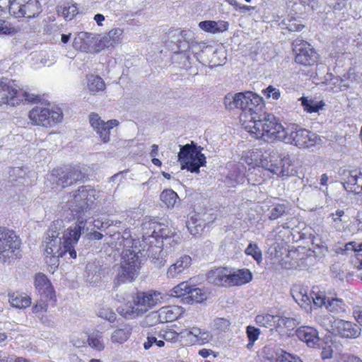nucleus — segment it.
Here are the masks:
<instances>
[{"mask_svg":"<svg viewBox=\"0 0 362 362\" xmlns=\"http://www.w3.org/2000/svg\"><path fill=\"white\" fill-rule=\"evenodd\" d=\"M94 36L91 33L81 32L73 41V46L75 49H86L89 46Z\"/></svg>","mask_w":362,"mask_h":362,"instance_id":"36","label":"nucleus"},{"mask_svg":"<svg viewBox=\"0 0 362 362\" xmlns=\"http://www.w3.org/2000/svg\"><path fill=\"white\" fill-rule=\"evenodd\" d=\"M201 339H200V344H205L207 343H209L213 338L212 334L210 333V332L204 329H202L201 331Z\"/></svg>","mask_w":362,"mask_h":362,"instance_id":"63","label":"nucleus"},{"mask_svg":"<svg viewBox=\"0 0 362 362\" xmlns=\"http://www.w3.org/2000/svg\"><path fill=\"white\" fill-rule=\"evenodd\" d=\"M264 93L267 98H271L274 100H278L281 95L279 90L273 87L272 86H269L264 90Z\"/></svg>","mask_w":362,"mask_h":362,"instance_id":"61","label":"nucleus"},{"mask_svg":"<svg viewBox=\"0 0 362 362\" xmlns=\"http://www.w3.org/2000/svg\"><path fill=\"white\" fill-rule=\"evenodd\" d=\"M190 287L187 282H182L172 289L170 296L174 297L188 296Z\"/></svg>","mask_w":362,"mask_h":362,"instance_id":"51","label":"nucleus"},{"mask_svg":"<svg viewBox=\"0 0 362 362\" xmlns=\"http://www.w3.org/2000/svg\"><path fill=\"white\" fill-rule=\"evenodd\" d=\"M246 334L249 340V343L247 344V348L250 349L254 346L255 342L258 339L260 331L258 328L254 326L248 325L246 327Z\"/></svg>","mask_w":362,"mask_h":362,"instance_id":"48","label":"nucleus"},{"mask_svg":"<svg viewBox=\"0 0 362 362\" xmlns=\"http://www.w3.org/2000/svg\"><path fill=\"white\" fill-rule=\"evenodd\" d=\"M162 202L168 208L173 209L180 201L179 197L176 192L172 189H166L161 192L160 195Z\"/></svg>","mask_w":362,"mask_h":362,"instance_id":"39","label":"nucleus"},{"mask_svg":"<svg viewBox=\"0 0 362 362\" xmlns=\"http://www.w3.org/2000/svg\"><path fill=\"white\" fill-rule=\"evenodd\" d=\"M297 338L310 348H317L320 344L318 331L311 326H301L296 330Z\"/></svg>","mask_w":362,"mask_h":362,"instance_id":"17","label":"nucleus"},{"mask_svg":"<svg viewBox=\"0 0 362 362\" xmlns=\"http://www.w3.org/2000/svg\"><path fill=\"white\" fill-rule=\"evenodd\" d=\"M77 13V9L75 6H69L64 8L63 10V15L64 18L69 20H71L72 18Z\"/></svg>","mask_w":362,"mask_h":362,"instance_id":"62","label":"nucleus"},{"mask_svg":"<svg viewBox=\"0 0 362 362\" xmlns=\"http://www.w3.org/2000/svg\"><path fill=\"white\" fill-rule=\"evenodd\" d=\"M271 362H303L298 357L291 355L281 349L278 350L275 355L267 356Z\"/></svg>","mask_w":362,"mask_h":362,"instance_id":"38","label":"nucleus"},{"mask_svg":"<svg viewBox=\"0 0 362 362\" xmlns=\"http://www.w3.org/2000/svg\"><path fill=\"white\" fill-rule=\"evenodd\" d=\"M86 87L91 95H97L105 89L104 80L99 76L90 74L86 76Z\"/></svg>","mask_w":362,"mask_h":362,"instance_id":"30","label":"nucleus"},{"mask_svg":"<svg viewBox=\"0 0 362 362\" xmlns=\"http://www.w3.org/2000/svg\"><path fill=\"white\" fill-rule=\"evenodd\" d=\"M180 333H177L174 330H165L160 332L158 334L159 338H162L165 342L168 348H172L173 344L179 343V335Z\"/></svg>","mask_w":362,"mask_h":362,"instance_id":"43","label":"nucleus"},{"mask_svg":"<svg viewBox=\"0 0 362 362\" xmlns=\"http://www.w3.org/2000/svg\"><path fill=\"white\" fill-rule=\"evenodd\" d=\"M207 279L209 283L216 286H229V269L223 267L212 269L208 272Z\"/></svg>","mask_w":362,"mask_h":362,"instance_id":"22","label":"nucleus"},{"mask_svg":"<svg viewBox=\"0 0 362 362\" xmlns=\"http://www.w3.org/2000/svg\"><path fill=\"white\" fill-rule=\"evenodd\" d=\"M16 32L17 30L8 22L0 19V35H13Z\"/></svg>","mask_w":362,"mask_h":362,"instance_id":"59","label":"nucleus"},{"mask_svg":"<svg viewBox=\"0 0 362 362\" xmlns=\"http://www.w3.org/2000/svg\"><path fill=\"white\" fill-rule=\"evenodd\" d=\"M325 308L333 316H342L346 313V305L344 301L337 298H329Z\"/></svg>","mask_w":362,"mask_h":362,"instance_id":"33","label":"nucleus"},{"mask_svg":"<svg viewBox=\"0 0 362 362\" xmlns=\"http://www.w3.org/2000/svg\"><path fill=\"white\" fill-rule=\"evenodd\" d=\"M186 226L192 235H197L203 230L206 225L201 218L199 213H194L189 216Z\"/></svg>","mask_w":362,"mask_h":362,"instance_id":"32","label":"nucleus"},{"mask_svg":"<svg viewBox=\"0 0 362 362\" xmlns=\"http://www.w3.org/2000/svg\"><path fill=\"white\" fill-rule=\"evenodd\" d=\"M245 253L251 255L258 264L262 261V251L256 243H250L246 247Z\"/></svg>","mask_w":362,"mask_h":362,"instance_id":"47","label":"nucleus"},{"mask_svg":"<svg viewBox=\"0 0 362 362\" xmlns=\"http://www.w3.org/2000/svg\"><path fill=\"white\" fill-rule=\"evenodd\" d=\"M262 98L251 91L238 93L234 95L228 93L224 98L226 109L233 110L237 108L242 110L240 117L244 126L253 117V113L262 111Z\"/></svg>","mask_w":362,"mask_h":362,"instance_id":"3","label":"nucleus"},{"mask_svg":"<svg viewBox=\"0 0 362 362\" xmlns=\"http://www.w3.org/2000/svg\"><path fill=\"white\" fill-rule=\"evenodd\" d=\"M300 100L301 101V105L304 107V110L310 113L318 112L324 105L322 101L318 102L313 99H308V98L306 97L300 98Z\"/></svg>","mask_w":362,"mask_h":362,"instance_id":"44","label":"nucleus"},{"mask_svg":"<svg viewBox=\"0 0 362 362\" xmlns=\"http://www.w3.org/2000/svg\"><path fill=\"white\" fill-rule=\"evenodd\" d=\"M284 133L285 135L283 136L281 141L300 148L313 147L320 140L316 134L296 124L287 125Z\"/></svg>","mask_w":362,"mask_h":362,"instance_id":"7","label":"nucleus"},{"mask_svg":"<svg viewBox=\"0 0 362 362\" xmlns=\"http://www.w3.org/2000/svg\"><path fill=\"white\" fill-rule=\"evenodd\" d=\"M143 243L144 244L143 250L146 251V255L151 259L153 263L158 268L164 266L166 261L160 257V254L163 252V250L161 249V247H163L162 245L157 243L153 240H146Z\"/></svg>","mask_w":362,"mask_h":362,"instance_id":"20","label":"nucleus"},{"mask_svg":"<svg viewBox=\"0 0 362 362\" xmlns=\"http://www.w3.org/2000/svg\"><path fill=\"white\" fill-rule=\"evenodd\" d=\"M8 302L11 305L15 308L25 309L31 305V298L25 293H15L9 291L8 293Z\"/></svg>","mask_w":362,"mask_h":362,"instance_id":"26","label":"nucleus"},{"mask_svg":"<svg viewBox=\"0 0 362 362\" xmlns=\"http://www.w3.org/2000/svg\"><path fill=\"white\" fill-rule=\"evenodd\" d=\"M177 239H179L178 235L164 225L158 235V242L156 243H160L163 247L167 248L168 245L170 246L175 245Z\"/></svg>","mask_w":362,"mask_h":362,"instance_id":"31","label":"nucleus"},{"mask_svg":"<svg viewBox=\"0 0 362 362\" xmlns=\"http://www.w3.org/2000/svg\"><path fill=\"white\" fill-rule=\"evenodd\" d=\"M95 199V190L90 186H82L70 194L67 204L71 212L76 213L74 215L77 216V220L83 218L86 221L88 216L86 213Z\"/></svg>","mask_w":362,"mask_h":362,"instance_id":"5","label":"nucleus"},{"mask_svg":"<svg viewBox=\"0 0 362 362\" xmlns=\"http://www.w3.org/2000/svg\"><path fill=\"white\" fill-rule=\"evenodd\" d=\"M269 153H263L260 149L255 148L248 151L245 161L249 165L262 167H272V164H268Z\"/></svg>","mask_w":362,"mask_h":362,"instance_id":"23","label":"nucleus"},{"mask_svg":"<svg viewBox=\"0 0 362 362\" xmlns=\"http://www.w3.org/2000/svg\"><path fill=\"white\" fill-rule=\"evenodd\" d=\"M230 324L228 318L216 317L213 320L211 329L218 332H226L229 330Z\"/></svg>","mask_w":362,"mask_h":362,"instance_id":"46","label":"nucleus"},{"mask_svg":"<svg viewBox=\"0 0 362 362\" xmlns=\"http://www.w3.org/2000/svg\"><path fill=\"white\" fill-rule=\"evenodd\" d=\"M292 45L293 49L296 52L295 61L296 63L304 66H311L317 62V54L308 42L297 39L293 41Z\"/></svg>","mask_w":362,"mask_h":362,"instance_id":"12","label":"nucleus"},{"mask_svg":"<svg viewBox=\"0 0 362 362\" xmlns=\"http://www.w3.org/2000/svg\"><path fill=\"white\" fill-rule=\"evenodd\" d=\"M17 3V0H0V12H8L13 16V6Z\"/></svg>","mask_w":362,"mask_h":362,"instance_id":"58","label":"nucleus"},{"mask_svg":"<svg viewBox=\"0 0 362 362\" xmlns=\"http://www.w3.org/2000/svg\"><path fill=\"white\" fill-rule=\"evenodd\" d=\"M252 115L244 127L254 138L267 142L281 141L285 135V128L274 115L267 112L262 113L261 111L253 113Z\"/></svg>","mask_w":362,"mask_h":362,"instance_id":"2","label":"nucleus"},{"mask_svg":"<svg viewBox=\"0 0 362 362\" xmlns=\"http://www.w3.org/2000/svg\"><path fill=\"white\" fill-rule=\"evenodd\" d=\"M164 298V295L160 292L151 291L148 292L139 293L137 294L134 303L136 305L144 306V310L141 309V311L146 310L147 308H151L158 303H160Z\"/></svg>","mask_w":362,"mask_h":362,"instance_id":"19","label":"nucleus"},{"mask_svg":"<svg viewBox=\"0 0 362 362\" xmlns=\"http://www.w3.org/2000/svg\"><path fill=\"white\" fill-rule=\"evenodd\" d=\"M199 27L206 32L216 34L227 30L229 28V23L224 21H204L199 23Z\"/></svg>","mask_w":362,"mask_h":362,"instance_id":"27","label":"nucleus"},{"mask_svg":"<svg viewBox=\"0 0 362 362\" xmlns=\"http://www.w3.org/2000/svg\"><path fill=\"white\" fill-rule=\"evenodd\" d=\"M252 274L248 269L229 270V286H240L252 280Z\"/></svg>","mask_w":362,"mask_h":362,"instance_id":"25","label":"nucleus"},{"mask_svg":"<svg viewBox=\"0 0 362 362\" xmlns=\"http://www.w3.org/2000/svg\"><path fill=\"white\" fill-rule=\"evenodd\" d=\"M202 147L197 146L193 141L191 144L180 146L178 160L180 163L181 169L199 173V168L204 166L206 163V157L202 153Z\"/></svg>","mask_w":362,"mask_h":362,"instance_id":"6","label":"nucleus"},{"mask_svg":"<svg viewBox=\"0 0 362 362\" xmlns=\"http://www.w3.org/2000/svg\"><path fill=\"white\" fill-rule=\"evenodd\" d=\"M192 259L189 255H184L170 265L166 272L168 279H180L189 272Z\"/></svg>","mask_w":362,"mask_h":362,"instance_id":"15","label":"nucleus"},{"mask_svg":"<svg viewBox=\"0 0 362 362\" xmlns=\"http://www.w3.org/2000/svg\"><path fill=\"white\" fill-rule=\"evenodd\" d=\"M140 269L139 258L136 251L130 249L123 250L118 273L115 279V284L133 281L138 275Z\"/></svg>","mask_w":362,"mask_h":362,"instance_id":"8","label":"nucleus"},{"mask_svg":"<svg viewBox=\"0 0 362 362\" xmlns=\"http://www.w3.org/2000/svg\"><path fill=\"white\" fill-rule=\"evenodd\" d=\"M37 97L23 89H16L9 79H0V105L7 104L18 105L23 102L34 103Z\"/></svg>","mask_w":362,"mask_h":362,"instance_id":"9","label":"nucleus"},{"mask_svg":"<svg viewBox=\"0 0 362 362\" xmlns=\"http://www.w3.org/2000/svg\"><path fill=\"white\" fill-rule=\"evenodd\" d=\"M230 170L228 177L234 183H243L245 181L244 168L242 164L233 163L230 165Z\"/></svg>","mask_w":362,"mask_h":362,"instance_id":"35","label":"nucleus"},{"mask_svg":"<svg viewBox=\"0 0 362 362\" xmlns=\"http://www.w3.org/2000/svg\"><path fill=\"white\" fill-rule=\"evenodd\" d=\"M153 345H156L158 347L161 348L165 346V342L163 340L162 338L158 339L154 336H148L146 341L144 343V349L148 350Z\"/></svg>","mask_w":362,"mask_h":362,"instance_id":"54","label":"nucleus"},{"mask_svg":"<svg viewBox=\"0 0 362 362\" xmlns=\"http://www.w3.org/2000/svg\"><path fill=\"white\" fill-rule=\"evenodd\" d=\"M89 346L98 351H102L105 349V344L103 341V334L100 331L93 332L88 338Z\"/></svg>","mask_w":362,"mask_h":362,"instance_id":"41","label":"nucleus"},{"mask_svg":"<svg viewBox=\"0 0 362 362\" xmlns=\"http://www.w3.org/2000/svg\"><path fill=\"white\" fill-rule=\"evenodd\" d=\"M86 219L79 218L76 222L66 229L62 238L59 237V233L57 226L52 224L45 235L42 242L47 262L54 266L59 264V258L69 254L70 257L75 259L76 252L74 249L78 240L85 230Z\"/></svg>","mask_w":362,"mask_h":362,"instance_id":"1","label":"nucleus"},{"mask_svg":"<svg viewBox=\"0 0 362 362\" xmlns=\"http://www.w3.org/2000/svg\"><path fill=\"white\" fill-rule=\"evenodd\" d=\"M282 29H287L289 31L296 32L300 30L303 25L300 23L296 19L286 18L284 19L281 22Z\"/></svg>","mask_w":362,"mask_h":362,"instance_id":"49","label":"nucleus"},{"mask_svg":"<svg viewBox=\"0 0 362 362\" xmlns=\"http://www.w3.org/2000/svg\"><path fill=\"white\" fill-rule=\"evenodd\" d=\"M181 308L176 305L163 307L158 312V320L161 323L177 320L181 315Z\"/></svg>","mask_w":362,"mask_h":362,"instance_id":"24","label":"nucleus"},{"mask_svg":"<svg viewBox=\"0 0 362 362\" xmlns=\"http://www.w3.org/2000/svg\"><path fill=\"white\" fill-rule=\"evenodd\" d=\"M184 299L188 303H201L206 299V293L199 288L191 286L188 296Z\"/></svg>","mask_w":362,"mask_h":362,"instance_id":"40","label":"nucleus"},{"mask_svg":"<svg viewBox=\"0 0 362 362\" xmlns=\"http://www.w3.org/2000/svg\"><path fill=\"white\" fill-rule=\"evenodd\" d=\"M50 177V180L56 182L58 186L66 187L83 180L84 174L79 167H69L64 170L62 168L54 169Z\"/></svg>","mask_w":362,"mask_h":362,"instance_id":"11","label":"nucleus"},{"mask_svg":"<svg viewBox=\"0 0 362 362\" xmlns=\"http://www.w3.org/2000/svg\"><path fill=\"white\" fill-rule=\"evenodd\" d=\"M16 18H35L40 13V5L37 0H17L13 6Z\"/></svg>","mask_w":362,"mask_h":362,"instance_id":"14","label":"nucleus"},{"mask_svg":"<svg viewBox=\"0 0 362 362\" xmlns=\"http://www.w3.org/2000/svg\"><path fill=\"white\" fill-rule=\"evenodd\" d=\"M279 163L281 167L273 168V174L278 176H289L293 175L296 171L293 168V160L289 155L280 157Z\"/></svg>","mask_w":362,"mask_h":362,"instance_id":"28","label":"nucleus"},{"mask_svg":"<svg viewBox=\"0 0 362 362\" xmlns=\"http://www.w3.org/2000/svg\"><path fill=\"white\" fill-rule=\"evenodd\" d=\"M299 323L300 322L298 321L297 319L296 318L282 317L280 316L279 315H277V327H285L287 328H292L296 325H298Z\"/></svg>","mask_w":362,"mask_h":362,"instance_id":"52","label":"nucleus"},{"mask_svg":"<svg viewBox=\"0 0 362 362\" xmlns=\"http://www.w3.org/2000/svg\"><path fill=\"white\" fill-rule=\"evenodd\" d=\"M344 187L346 190L356 194L362 193V173L357 170H346L342 173Z\"/></svg>","mask_w":362,"mask_h":362,"instance_id":"18","label":"nucleus"},{"mask_svg":"<svg viewBox=\"0 0 362 362\" xmlns=\"http://www.w3.org/2000/svg\"><path fill=\"white\" fill-rule=\"evenodd\" d=\"M177 33L178 35H181L183 41L181 40H178V50L175 52V53H181L188 50L189 49H192V52H194L197 50V47H201L197 42H194V41L190 42L186 41V31H175L174 35H175Z\"/></svg>","mask_w":362,"mask_h":362,"instance_id":"37","label":"nucleus"},{"mask_svg":"<svg viewBox=\"0 0 362 362\" xmlns=\"http://www.w3.org/2000/svg\"><path fill=\"white\" fill-rule=\"evenodd\" d=\"M277 315H278L269 313H262L256 316L255 322L258 325L264 327L276 326Z\"/></svg>","mask_w":362,"mask_h":362,"instance_id":"42","label":"nucleus"},{"mask_svg":"<svg viewBox=\"0 0 362 362\" xmlns=\"http://www.w3.org/2000/svg\"><path fill=\"white\" fill-rule=\"evenodd\" d=\"M333 349L331 346H325L322 347L320 356L322 359H329L332 358Z\"/></svg>","mask_w":362,"mask_h":362,"instance_id":"64","label":"nucleus"},{"mask_svg":"<svg viewBox=\"0 0 362 362\" xmlns=\"http://www.w3.org/2000/svg\"><path fill=\"white\" fill-rule=\"evenodd\" d=\"M89 122L93 129L104 143L110 141V130L119 124V122L117 119H110L105 122L96 113H91L89 115Z\"/></svg>","mask_w":362,"mask_h":362,"instance_id":"13","label":"nucleus"},{"mask_svg":"<svg viewBox=\"0 0 362 362\" xmlns=\"http://www.w3.org/2000/svg\"><path fill=\"white\" fill-rule=\"evenodd\" d=\"M132 327L129 325H124L115 329L110 335V341L115 344H122L130 337Z\"/></svg>","mask_w":362,"mask_h":362,"instance_id":"29","label":"nucleus"},{"mask_svg":"<svg viewBox=\"0 0 362 362\" xmlns=\"http://www.w3.org/2000/svg\"><path fill=\"white\" fill-rule=\"evenodd\" d=\"M34 285L39 293L45 294L47 296L51 295L52 293V287L50 281L47 276L42 273H38L35 275Z\"/></svg>","mask_w":362,"mask_h":362,"instance_id":"34","label":"nucleus"},{"mask_svg":"<svg viewBox=\"0 0 362 362\" xmlns=\"http://www.w3.org/2000/svg\"><path fill=\"white\" fill-rule=\"evenodd\" d=\"M164 224L156 221L154 219L148 218L142 223L143 237L142 241L153 240L158 242V235Z\"/></svg>","mask_w":362,"mask_h":362,"instance_id":"21","label":"nucleus"},{"mask_svg":"<svg viewBox=\"0 0 362 362\" xmlns=\"http://www.w3.org/2000/svg\"><path fill=\"white\" fill-rule=\"evenodd\" d=\"M287 212V206L285 204H278L274 206L270 211L269 218L275 220Z\"/></svg>","mask_w":362,"mask_h":362,"instance_id":"53","label":"nucleus"},{"mask_svg":"<svg viewBox=\"0 0 362 362\" xmlns=\"http://www.w3.org/2000/svg\"><path fill=\"white\" fill-rule=\"evenodd\" d=\"M28 117L33 124L48 127L62 122L63 115L59 109L37 105L29 112Z\"/></svg>","mask_w":362,"mask_h":362,"instance_id":"10","label":"nucleus"},{"mask_svg":"<svg viewBox=\"0 0 362 362\" xmlns=\"http://www.w3.org/2000/svg\"><path fill=\"white\" fill-rule=\"evenodd\" d=\"M312 298L315 305L318 307H322L326 305V303L329 298L326 297L323 292L320 291H313Z\"/></svg>","mask_w":362,"mask_h":362,"instance_id":"55","label":"nucleus"},{"mask_svg":"<svg viewBox=\"0 0 362 362\" xmlns=\"http://www.w3.org/2000/svg\"><path fill=\"white\" fill-rule=\"evenodd\" d=\"M21 240L13 230L0 227V262L11 264L21 257Z\"/></svg>","mask_w":362,"mask_h":362,"instance_id":"4","label":"nucleus"},{"mask_svg":"<svg viewBox=\"0 0 362 362\" xmlns=\"http://www.w3.org/2000/svg\"><path fill=\"white\" fill-rule=\"evenodd\" d=\"M96 315L99 317L107 320L110 322H112L116 320V314L114 311L105 306L100 307L96 311Z\"/></svg>","mask_w":362,"mask_h":362,"instance_id":"50","label":"nucleus"},{"mask_svg":"<svg viewBox=\"0 0 362 362\" xmlns=\"http://www.w3.org/2000/svg\"><path fill=\"white\" fill-rule=\"evenodd\" d=\"M199 216L205 225L213 223L217 217V214L212 209H210L203 213H199Z\"/></svg>","mask_w":362,"mask_h":362,"instance_id":"57","label":"nucleus"},{"mask_svg":"<svg viewBox=\"0 0 362 362\" xmlns=\"http://www.w3.org/2000/svg\"><path fill=\"white\" fill-rule=\"evenodd\" d=\"M334 329L337 335L346 339H356L361 334V329L358 325L344 320H336Z\"/></svg>","mask_w":362,"mask_h":362,"instance_id":"16","label":"nucleus"},{"mask_svg":"<svg viewBox=\"0 0 362 362\" xmlns=\"http://www.w3.org/2000/svg\"><path fill=\"white\" fill-rule=\"evenodd\" d=\"M123 30L119 28L110 30L107 33V37L112 41L111 45L120 42Z\"/></svg>","mask_w":362,"mask_h":362,"instance_id":"56","label":"nucleus"},{"mask_svg":"<svg viewBox=\"0 0 362 362\" xmlns=\"http://www.w3.org/2000/svg\"><path fill=\"white\" fill-rule=\"evenodd\" d=\"M202 329L197 327H193L190 329H185L180 332L182 337H189L192 343L200 344Z\"/></svg>","mask_w":362,"mask_h":362,"instance_id":"45","label":"nucleus"},{"mask_svg":"<svg viewBox=\"0 0 362 362\" xmlns=\"http://www.w3.org/2000/svg\"><path fill=\"white\" fill-rule=\"evenodd\" d=\"M280 157L276 153H270L268 159V164H272V167H264V169L271 172L273 174V168L275 167H281L279 163Z\"/></svg>","mask_w":362,"mask_h":362,"instance_id":"60","label":"nucleus"}]
</instances>
